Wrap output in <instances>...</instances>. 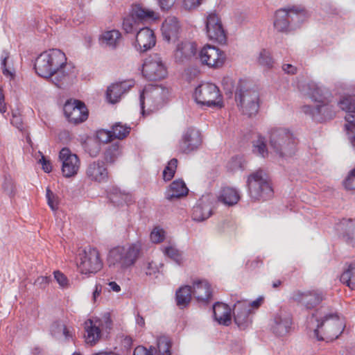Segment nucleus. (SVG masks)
<instances>
[{
  "mask_svg": "<svg viewBox=\"0 0 355 355\" xmlns=\"http://www.w3.org/2000/svg\"><path fill=\"white\" fill-rule=\"evenodd\" d=\"M314 322L316 327L313 329V336L318 341L329 342L337 339L345 327L344 322L337 312L324 313L320 318L315 313H312L308 321L309 328H311V323Z\"/></svg>",
  "mask_w": 355,
  "mask_h": 355,
  "instance_id": "nucleus-1",
  "label": "nucleus"
},
{
  "mask_svg": "<svg viewBox=\"0 0 355 355\" xmlns=\"http://www.w3.org/2000/svg\"><path fill=\"white\" fill-rule=\"evenodd\" d=\"M269 145L277 155L286 157L295 154L297 141L289 129L275 127L269 132Z\"/></svg>",
  "mask_w": 355,
  "mask_h": 355,
  "instance_id": "nucleus-2",
  "label": "nucleus"
},
{
  "mask_svg": "<svg viewBox=\"0 0 355 355\" xmlns=\"http://www.w3.org/2000/svg\"><path fill=\"white\" fill-rule=\"evenodd\" d=\"M66 62L65 54L59 49H53L37 57L34 69L39 76L49 79L56 70L64 67Z\"/></svg>",
  "mask_w": 355,
  "mask_h": 355,
  "instance_id": "nucleus-3",
  "label": "nucleus"
},
{
  "mask_svg": "<svg viewBox=\"0 0 355 355\" xmlns=\"http://www.w3.org/2000/svg\"><path fill=\"white\" fill-rule=\"evenodd\" d=\"M247 186L250 198L253 201L264 202L274 196L272 183L262 170H258L248 176Z\"/></svg>",
  "mask_w": 355,
  "mask_h": 355,
  "instance_id": "nucleus-4",
  "label": "nucleus"
},
{
  "mask_svg": "<svg viewBox=\"0 0 355 355\" xmlns=\"http://www.w3.org/2000/svg\"><path fill=\"white\" fill-rule=\"evenodd\" d=\"M141 247L134 243L128 246H118L112 249L108 254L109 266L127 269L133 266L139 257Z\"/></svg>",
  "mask_w": 355,
  "mask_h": 355,
  "instance_id": "nucleus-5",
  "label": "nucleus"
},
{
  "mask_svg": "<svg viewBox=\"0 0 355 355\" xmlns=\"http://www.w3.org/2000/svg\"><path fill=\"white\" fill-rule=\"evenodd\" d=\"M235 101L243 115L252 117L257 114L260 107V97L256 89L238 86L235 92Z\"/></svg>",
  "mask_w": 355,
  "mask_h": 355,
  "instance_id": "nucleus-6",
  "label": "nucleus"
},
{
  "mask_svg": "<svg viewBox=\"0 0 355 355\" xmlns=\"http://www.w3.org/2000/svg\"><path fill=\"white\" fill-rule=\"evenodd\" d=\"M193 96L198 104L207 107H223L221 95L218 87L213 83H202L195 89Z\"/></svg>",
  "mask_w": 355,
  "mask_h": 355,
  "instance_id": "nucleus-7",
  "label": "nucleus"
},
{
  "mask_svg": "<svg viewBox=\"0 0 355 355\" xmlns=\"http://www.w3.org/2000/svg\"><path fill=\"white\" fill-rule=\"evenodd\" d=\"M77 266L83 274L96 273L103 266L98 251L91 247L85 248L78 254Z\"/></svg>",
  "mask_w": 355,
  "mask_h": 355,
  "instance_id": "nucleus-8",
  "label": "nucleus"
},
{
  "mask_svg": "<svg viewBox=\"0 0 355 355\" xmlns=\"http://www.w3.org/2000/svg\"><path fill=\"white\" fill-rule=\"evenodd\" d=\"M143 76L149 81L160 80L167 76V69L158 54L147 58L141 65Z\"/></svg>",
  "mask_w": 355,
  "mask_h": 355,
  "instance_id": "nucleus-9",
  "label": "nucleus"
},
{
  "mask_svg": "<svg viewBox=\"0 0 355 355\" xmlns=\"http://www.w3.org/2000/svg\"><path fill=\"white\" fill-rule=\"evenodd\" d=\"M303 112L310 115L315 121L322 123L333 119L336 116L334 105L331 99L321 104H317L315 107L304 105L302 107Z\"/></svg>",
  "mask_w": 355,
  "mask_h": 355,
  "instance_id": "nucleus-10",
  "label": "nucleus"
},
{
  "mask_svg": "<svg viewBox=\"0 0 355 355\" xmlns=\"http://www.w3.org/2000/svg\"><path fill=\"white\" fill-rule=\"evenodd\" d=\"M326 294L322 290L295 291L291 298L293 301L304 306L307 309H313L325 300Z\"/></svg>",
  "mask_w": 355,
  "mask_h": 355,
  "instance_id": "nucleus-11",
  "label": "nucleus"
},
{
  "mask_svg": "<svg viewBox=\"0 0 355 355\" xmlns=\"http://www.w3.org/2000/svg\"><path fill=\"white\" fill-rule=\"evenodd\" d=\"M201 134L196 128L189 127L187 128L179 141V151L184 154L191 153L199 148L202 144Z\"/></svg>",
  "mask_w": 355,
  "mask_h": 355,
  "instance_id": "nucleus-12",
  "label": "nucleus"
},
{
  "mask_svg": "<svg viewBox=\"0 0 355 355\" xmlns=\"http://www.w3.org/2000/svg\"><path fill=\"white\" fill-rule=\"evenodd\" d=\"M206 32L210 40L220 44L226 43L227 35L216 14L208 15L206 20Z\"/></svg>",
  "mask_w": 355,
  "mask_h": 355,
  "instance_id": "nucleus-13",
  "label": "nucleus"
},
{
  "mask_svg": "<svg viewBox=\"0 0 355 355\" xmlns=\"http://www.w3.org/2000/svg\"><path fill=\"white\" fill-rule=\"evenodd\" d=\"M200 58L202 64L209 67L219 68L223 65L226 56L218 48L207 44L200 51Z\"/></svg>",
  "mask_w": 355,
  "mask_h": 355,
  "instance_id": "nucleus-14",
  "label": "nucleus"
},
{
  "mask_svg": "<svg viewBox=\"0 0 355 355\" xmlns=\"http://www.w3.org/2000/svg\"><path fill=\"white\" fill-rule=\"evenodd\" d=\"M62 162V173L65 178H71L77 174L80 167L78 157L71 152L68 148H63L59 153Z\"/></svg>",
  "mask_w": 355,
  "mask_h": 355,
  "instance_id": "nucleus-15",
  "label": "nucleus"
},
{
  "mask_svg": "<svg viewBox=\"0 0 355 355\" xmlns=\"http://www.w3.org/2000/svg\"><path fill=\"white\" fill-rule=\"evenodd\" d=\"M251 313L248 301L239 300L234 304L233 308L234 320L240 329L244 330L250 325L252 323Z\"/></svg>",
  "mask_w": 355,
  "mask_h": 355,
  "instance_id": "nucleus-16",
  "label": "nucleus"
},
{
  "mask_svg": "<svg viewBox=\"0 0 355 355\" xmlns=\"http://www.w3.org/2000/svg\"><path fill=\"white\" fill-rule=\"evenodd\" d=\"M156 44V37L153 30L146 26L139 28L136 35L135 49L140 52H146Z\"/></svg>",
  "mask_w": 355,
  "mask_h": 355,
  "instance_id": "nucleus-17",
  "label": "nucleus"
},
{
  "mask_svg": "<svg viewBox=\"0 0 355 355\" xmlns=\"http://www.w3.org/2000/svg\"><path fill=\"white\" fill-rule=\"evenodd\" d=\"M293 318L290 313L280 311L273 318L271 330L277 336H286L291 330Z\"/></svg>",
  "mask_w": 355,
  "mask_h": 355,
  "instance_id": "nucleus-18",
  "label": "nucleus"
},
{
  "mask_svg": "<svg viewBox=\"0 0 355 355\" xmlns=\"http://www.w3.org/2000/svg\"><path fill=\"white\" fill-rule=\"evenodd\" d=\"M171 341L169 337L162 336L158 338L157 341V350L150 347L147 349L143 346H137L133 352V355H154V351L157 352L158 355H171Z\"/></svg>",
  "mask_w": 355,
  "mask_h": 355,
  "instance_id": "nucleus-19",
  "label": "nucleus"
},
{
  "mask_svg": "<svg viewBox=\"0 0 355 355\" xmlns=\"http://www.w3.org/2000/svg\"><path fill=\"white\" fill-rule=\"evenodd\" d=\"M336 230L343 241L355 248V219L343 218L336 225Z\"/></svg>",
  "mask_w": 355,
  "mask_h": 355,
  "instance_id": "nucleus-20",
  "label": "nucleus"
},
{
  "mask_svg": "<svg viewBox=\"0 0 355 355\" xmlns=\"http://www.w3.org/2000/svg\"><path fill=\"white\" fill-rule=\"evenodd\" d=\"M85 173L89 180L98 183L107 182L109 178L105 164L100 160L94 161L88 164Z\"/></svg>",
  "mask_w": 355,
  "mask_h": 355,
  "instance_id": "nucleus-21",
  "label": "nucleus"
},
{
  "mask_svg": "<svg viewBox=\"0 0 355 355\" xmlns=\"http://www.w3.org/2000/svg\"><path fill=\"white\" fill-rule=\"evenodd\" d=\"M192 295L199 303L207 304L212 297L211 286L205 279L193 282Z\"/></svg>",
  "mask_w": 355,
  "mask_h": 355,
  "instance_id": "nucleus-22",
  "label": "nucleus"
},
{
  "mask_svg": "<svg viewBox=\"0 0 355 355\" xmlns=\"http://www.w3.org/2000/svg\"><path fill=\"white\" fill-rule=\"evenodd\" d=\"M69 69H72V67L66 62L64 67L56 70L50 76L51 82L58 88H65L71 83L73 76L72 72Z\"/></svg>",
  "mask_w": 355,
  "mask_h": 355,
  "instance_id": "nucleus-23",
  "label": "nucleus"
},
{
  "mask_svg": "<svg viewBox=\"0 0 355 355\" xmlns=\"http://www.w3.org/2000/svg\"><path fill=\"white\" fill-rule=\"evenodd\" d=\"M179 21L175 17H168L163 22L162 32L164 39L168 42L175 40L180 31Z\"/></svg>",
  "mask_w": 355,
  "mask_h": 355,
  "instance_id": "nucleus-24",
  "label": "nucleus"
},
{
  "mask_svg": "<svg viewBox=\"0 0 355 355\" xmlns=\"http://www.w3.org/2000/svg\"><path fill=\"white\" fill-rule=\"evenodd\" d=\"M189 189L182 180L172 182L165 193V198L169 201L180 199L188 194Z\"/></svg>",
  "mask_w": 355,
  "mask_h": 355,
  "instance_id": "nucleus-25",
  "label": "nucleus"
},
{
  "mask_svg": "<svg viewBox=\"0 0 355 355\" xmlns=\"http://www.w3.org/2000/svg\"><path fill=\"white\" fill-rule=\"evenodd\" d=\"M211 215V205L205 198L200 199L193 207L191 217L196 221H203Z\"/></svg>",
  "mask_w": 355,
  "mask_h": 355,
  "instance_id": "nucleus-26",
  "label": "nucleus"
},
{
  "mask_svg": "<svg viewBox=\"0 0 355 355\" xmlns=\"http://www.w3.org/2000/svg\"><path fill=\"white\" fill-rule=\"evenodd\" d=\"M214 319L220 324L228 326L231 322V309L224 303L216 302L213 306Z\"/></svg>",
  "mask_w": 355,
  "mask_h": 355,
  "instance_id": "nucleus-27",
  "label": "nucleus"
},
{
  "mask_svg": "<svg viewBox=\"0 0 355 355\" xmlns=\"http://www.w3.org/2000/svg\"><path fill=\"white\" fill-rule=\"evenodd\" d=\"M355 87L352 86L346 89L338 103V106L343 110L348 112L347 114L355 113Z\"/></svg>",
  "mask_w": 355,
  "mask_h": 355,
  "instance_id": "nucleus-28",
  "label": "nucleus"
},
{
  "mask_svg": "<svg viewBox=\"0 0 355 355\" xmlns=\"http://www.w3.org/2000/svg\"><path fill=\"white\" fill-rule=\"evenodd\" d=\"M132 85H128L126 82L116 83L110 86L106 92V98L110 103H117L122 94L125 93Z\"/></svg>",
  "mask_w": 355,
  "mask_h": 355,
  "instance_id": "nucleus-29",
  "label": "nucleus"
},
{
  "mask_svg": "<svg viewBox=\"0 0 355 355\" xmlns=\"http://www.w3.org/2000/svg\"><path fill=\"white\" fill-rule=\"evenodd\" d=\"M273 24L275 28L278 32L288 33L293 31L286 9H279L276 11Z\"/></svg>",
  "mask_w": 355,
  "mask_h": 355,
  "instance_id": "nucleus-30",
  "label": "nucleus"
},
{
  "mask_svg": "<svg viewBox=\"0 0 355 355\" xmlns=\"http://www.w3.org/2000/svg\"><path fill=\"white\" fill-rule=\"evenodd\" d=\"M108 198L114 206H121L124 204L129 205L133 202L131 194L122 192L116 187L110 189L108 193Z\"/></svg>",
  "mask_w": 355,
  "mask_h": 355,
  "instance_id": "nucleus-31",
  "label": "nucleus"
},
{
  "mask_svg": "<svg viewBox=\"0 0 355 355\" xmlns=\"http://www.w3.org/2000/svg\"><path fill=\"white\" fill-rule=\"evenodd\" d=\"M286 12L288 17L290 18L291 29L293 31L299 28L307 18L306 12L302 8L293 7L286 9Z\"/></svg>",
  "mask_w": 355,
  "mask_h": 355,
  "instance_id": "nucleus-32",
  "label": "nucleus"
},
{
  "mask_svg": "<svg viewBox=\"0 0 355 355\" xmlns=\"http://www.w3.org/2000/svg\"><path fill=\"white\" fill-rule=\"evenodd\" d=\"M196 48L193 43L189 42H181L177 46L175 53V60L180 62L187 59L196 54Z\"/></svg>",
  "mask_w": 355,
  "mask_h": 355,
  "instance_id": "nucleus-33",
  "label": "nucleus"
},
{
  "mask_svg": "<svg viewBox=\"0 0 355 355\" xmlns=\"http://www.w3.org/2000/svg\"><path fill=\"white\" fill-rule=\"evenodd\" d=\"M309 88L311 98L318 104L327 103L331 98V95L327 90L318 87L314 83L309 84Z\"/></svg>",
  "mask_w": 355,
  "mask_h": 355,
  "instance_id": "nucleus-34",
  "label": "nucleus"
},
{
  "mask_svg": "<svg viewBox=\"0 0 355 355\" xmlns=\"http://www.w3.org/2000/svg\"><path fill=\"white\" fill-rule=\"evenodd\" d=\"M192 295L191 286L186 285L179 288L175 293L177 306L181 309L187 307L191 300Z\"/></svg>",
  "mask_w": 355,
  "mask_h": 355,
  "instance_id": "nucleus-35",
  "label": "nucleus"
},
{
  "mask_svg": "<svg viewBox=\"0 0 355 355\" xmlns=\"http://www.w3.org/2000/svg\"><path fill=\"white\" fill-rule=\"evenodd\" d=\"M218 200L227 205L232 206L239 202L240 195L236 189L225 187L220 191Z\"/></svg>",
  "mask_w": 355,
  "mask_h": 355,
  "instance_id": "nucleus-36",
  "label": "nucleus"
},
{
  "mask_svg": "<svg viewBox=\"0 0 355 355\" xmlns=\"http://www.w3.org/2000/svg\"><path fill=\"white\" fill-rule=\"evenodd\" d=\"M130 15L137 19L141 26L144 25V21L147 19H157L155 12L146 10L140 5H135L132 7Z\"/></svg>",
  "mask_w": 355,
  "mask_h": 355,
  "instance_id": "nucleus-37",
  "label": "nucleus"
},
{
  "mask_svg": "<svg viewBox=\"0 0 355 355\" xmlns=\"http://www.w3.org/2000/svg\"><path fill=\"white\" fill-rule=\"evenodd\" d=\"M120 40L121 33L116 30L106 31L101 36L102 43L112 49H116Z\"/></svg>",
  "mask_w": 355,
  "mask_h": 355,
  "instance_id": "nucleus-38",
  "label": "nucleus"
},
{
  "mask_svg": "<svg viewBox=\"0 0 355 355\" xmlns=\"http://www.w3.org/2000/svg\"><path fill=\"white\" fill-rule=\"evenodd\" d=\"M79 104L78 107L75 109L72 112L70 117L67 119L69 122L78 124L84 122L88 118V110L83 102H78Z\"/></svg>",
  "mask_w": 355,
  "mask_h": 355,
  "instance_id": "nucleus-39",
  "label": "nucleus"
},
{
  "mask_svg": "<svg viewBox=\"0 0 355 355\" xmlns=\"http://www.w3.org/2000/svg\"><path fill=\"white\" fill-rule=\"evenodd\" d=\"M340 282L355 290V263H351L340 275Z\"/></svg>",
  "mask_w": 355,
  "mask_h": 355,
  "instance_id": "nucleus-40",
  "label": "nucleus"
},
{
  "mask_svg": "<svg viewBox=\"0 0 355 355\" xmlns=\"http://www.w3.org/2000/svg\"><path fill=\"white\" fill-rule=\"evenodd\" d=\"M10 58V53L7 50H3L1 55V69L3 75L10 80H13L15 77V70L13 67L7 66V61Z\"/></svg>",
  "mask_w": 355,
  "mask_h": 355,
  "instance_id": "nucleus-41",
  "label": "nucleus"
},
{
  "mask_svg": "<svg viewBox=\"0 0 355 355\" xmlns=\"http://www.w3.org/2000/svg\"><path fill=\"white\" fill-rule=\"evenodd\" d=\"M345 119L347 122L345 128L348 135V139L355 150V114H346Z\"/></svg>",
  "mask_w": 355,
  "mask_h": 355,
  "instance_id": "nucleus-42",
  "label": "nucleus"
},
{
  "mask_svg": "<svg viewBox=\"0 0 355 355\" xmlns=\"http://www.w3.org/2000/svg\"><path fill=\"white\" fill-rule=\"evenodd\" d=\"M50 331L51 335L58 338H61L62 336H64L67 339L71 337V335L66 325L60 321L53 322L51 325Z\"/></svg>",
  "mask_w": 355,
  "mask_h": 355,
  "instance_id": "nucleus-43",
  "label": "nucleus"
},
{
  "mask_svg": "<svg viewBox=\"0 0 355 355\" xmlns=\"http://www.w3.org/2000/svg\"><path fill=\"white\" fill-rule=\"evenodd\" d=\"M121 154V148L119 143L112 144L104 153V159L106 162L113 164Z\"/></svg>",
  "mask_w": 355,
  "mask_h": 355,
  "instance_id": "nucleus-44",
  "label": "nucleus"
},
{
  "mask_svg": "<svg viewBox=\"0 0 355 355\" xmlns=\"http://www.w3.org/2000/svg\"><path fill=\"white\" fill-rule=\"evenodd\" d=\"M253 152L257 155L266 157L268 155V150L266 146V141L264 137L258 135L257 139L253 141Z\"/></svg>",
  "mask_w": 355,
  "mask_h": 355,
  "instance_id": "nucleus-45",
  "label": "nucleus"
},
{
  "mask_svg": "<svg viewBox=\"0 0 355 355\" xmlns=\"http://www.w3.org/2000/svg\"><path fill=\"white\" fill-rule=\"evenodd\" d=\"M89 322L90 323V326H87L86 327L87 334L85 336V341L87 343L93 345L96 343V342L100 338L101 330L98 327L93 325L92 320H89Z\"/></svg>",
  "mask_w": 355,
  "mask_h": 355,
  "instance_id": "nucleus-46",
  "label": "nucleus"
},
{
  "mask_svg": "<svg viewBox=\"0 0 355 355\" xmlns=\"http://www.w3.org/2000/svg\"><path fill=\"white\" fill-rule=\"evenodd\" d=\"M111 131L114 139H123L129 135L130 127L118 122L112 125Z\"/></svg>",
  "mask_w": 355,
  "mask_h": 355,
  "instance_id": "nucleus-47",
  "label": "nucleus"
},
{
  "mask_svg": "<svg viewBox=\"0 0 355 355\" xmlns=\"http://www.w3.org/2000/svg\"><path fill=\"white\" fill-rule=\"evenodd\" d=\"M123 29L127 33H132L137 32L139 30V28H142L143 26L140 24L137 19H135L130 15L125 17L123 21Z\"/></svg>",
  "mask_w": 355,
  "mask_h": 355,
  "instance_id": "nucleus-48",
  "label": "nucleus"
},
{
  "mask_svg": "<svg viewBox=\"0 0 355 355\" xmlns=\"http://www.w3.org/2000/svg\"><path fill=\"white\" fill-rule=\"evenodd\" d=\"M178 163V161L176 158H173L168 162L162 173L164 181L168 182L173 179L177 169Z\"/></svg>",
  "mask_w": 355,
  "mask_h": 355,
  "instance_id": "nucleus-49",
  "label": "nucleus"
},
{
  "mask_svg": "<svg viewBox=\"0 0 355 355\" xmlns=\"http://www.w3.org/2000/svg\"><path fill=\"white\" fill-rule=\"evenodd\" d=\"M2 190L3 193L8 195L10 198H12L16 193V187L15 182L10 175L4 176V180L2 184Z\"/></svg>",
  "mask_w": 355,
  "mask_h": 355,
  "instance_id": "nucleus-50",
  "label": "nucleus"
},
{
  "mask_svg": "<svg viewBox=\"0 0 355 355\" xmlns=\"http://www.w3.org/2000/svg\"><path fill=\"white\" fill-rule=\"evenodd\" d=\"M245 162L242 157L236 155L231 158L227 163V168L230 171H236L237 170H243L245 168Z\"/></svg>",
  "mask_w": 355,
  "mask_h": 355,
  "instance_id": "nucleus-51",
  "label": "nucleus"
},
{
  "mask_svg": "<svg viewBox=\"0 0 355 355\" xmlns=\"http://www.w3.org/2000/svg\"><path fill=\"white\" fill-rule=\"evenodd\" d=\"M164 254L173 260L178 265H180L183 261L182 254V253L175 248L172 246H168L165 248Z\"/></svg>",
  "mask_w": 355,
  "mask_h": 355,
  "instance_id": "nucleus-52",
  "label": "nucleus"
},
{
  "mask_svg": "<svg viewBox=\"0 0 355 355\" xmlns=\"http://www.w3.org/2000/svg\"><path fill=\"white\" fill-rule=\"evenodd\" d=\"M259 63L268 69L272 68L274 65V60L271 57L270 52L266 50L261 51L259 57Z\"/></svg>",
  "mask_w": 355,
  "mask_h": 355,
  "instance_id": "nucleus-53",
  "label": "nucleus"
},
{
  "mask_svg": "<svg viewBox=\"0 0 355 355\" xmlns=\"http://www.w3.org/2000/svg\"><path fill=\"white\" fill-rule=\"evenodd\" d=\"M78 102H82L79 100H68L64 105L63 110L64 116L67 119L70 117L72 112L75 111V109L78 107L79 104Z\"/></svg>",
  "mask_w": 355,
  "mask_h": 355,
  "instance_id": "nucleus-54",
  "label": "nucleus"
},
{
  "mask_svg": "<svg viewBox=\"0 0 355 355\" xmlns=\"http://www.w3.org/2000/svg\"><path fill=\"white\" fill-rule=\"evenodd\" d=\"M142 270L147 276H153L159 272V269L153 261L144 262L141 266Z\"/></svg>",
  "mask_w": 355,
  "mask_h": 355,
  "instance_id": "nucleus-55",
  "label": "nucleus"
},
{
  "mask_svg": "<svg viewBox=\"0 0 355 355\" xmlns=\"http://www.w3.org/2000/svg\"><path fill=\"white\" fill-rule=\"evenodd\" d=\"M96 138L98 140V143H108L114 139L112 131L111 130H100L96 132Z\"/></svg>",
  "mask_w": 355,
  "mask_h": 355,
  "instance_id": "nucleus-56",
  "label": "nucleus"
},
{
  "mask_svg": "<svg viewBox=\"0 0 355 355\" xmlns=\"http://www.w3.org/2000/svg\"><path fill=\"white\" fill-rule=\"evenodd\" d=\"M46 197L47 199L48 205L50 208L55 211L58 209V197L53 193V192L49 189H46Z\"/></svg>",
  "mask_w": 355,
  "mask_h": 355,
  "instance_id": "nucleus-57",
  "label": "nucleus"
},
{
  "mask_svg": "<svg viewBox=\"0 0 355 355\" xmlns=\"http://www.w3.org/2000/svg\"><path fill=\"white\" fill-rule=\"evenodd\" d=\"M86 148L87 151L92 157H97L101 151L100 144L96 141L87 143L86 145Z\"/></svg>",
  "mask_w": 355,
  "mask_h": 355,
  "instance_id": "nucleus-58",
  "label": "nucleus"
},
{
  "mask_svg": "<svg viewBox=\"0 0 355 355\" xmlns=\"http://www.w3.org/2000/svg\"><path fill=\"white\" fill-rule=\"evenodd\" d=\"M343 185L347 190H355V168L349 172L343 181Z\"/></svg>",
  "mask_w": 355,
  "mask_h": 355,
  "instance_id": "nucleus-59",
  "label": "nucleus"
},
{
  "mask_svg": "<svg viewBox=\"0 0 355 355\" xmlns=\"http://www.w3.org/2000/svg\"><path fill=\"white\" fill-rule=\"evenodd\" d=\"M150 239L153 243H160L164 239V232L160 229H154L150 234Z\"/></svg>",
  "mask_w": 355,
  "mask_h": 355,
  "instance_id": "nucleus-60",
  "label": "nucleus"
},
{
  "mask_svg": "<svg viewBox=\"0 0 355 355\" xmlns=\"http://www.w3.org/2000/svg\"><path fill=\"white\" fill-rule=\"evenodd\" d=\"M54 277L60 286L65 287L68 285V279L67 277L60 271H55Z\"/></svg>",
  "mask_w": 355,
  "mask_h": 355,
  "instance_id": "nucleus-61",
  "label": "nucleus"
},
{
  "mask_svg": "<svg viewBox=\"0 0 355 355\" xmlns=\"http://www.w3.org/2000/svg\"><path fill=\"white\" fill-rule=\"evenodd\" d=\"M202 0H183V7L186 10H192L201 4Z\"/></svg>",
  "mask_w": 355,
  "mask_h": 355,
  "instance_id": "nucleus-62",
  "label": "nucleus"
},
{
  "mask_svg": "<svg viewBox=\"0 0 355 355\" xmlns=\"http://www.w3.org/2000/svg\"><path fill=\"white\" fill-rule=\"evenodd\" d=\"M176 0H157L159 6L162 10H168L175 3Z\"/></svg>",
  "mask_w": 355,
  "mask_h": 355,
  "instance_id": "nucleus-63",
  "label": "nucleus"
},
{
  "mask_svg": "<svg viewBox=\"0 0 355 355\" xmlns=\"http://www.w3.org/2000/svg\"><path fill=\"white\" fill-rule=\"evenodd\" d=\"M10 123L12 125L15 126L17 129L22 130L23 129V122L21 116L12 114V118L10 119Z\"/></svg>",
  "mask_w": 355,
  "mask_h": 355,
  "instance_id": "nucleus-64",
  "label": "nucleus"
}]
</instances>
